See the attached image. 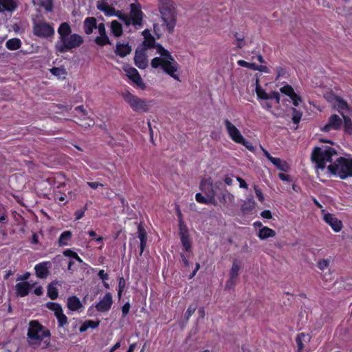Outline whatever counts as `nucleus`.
<instances>
[{"mask_svg":"<svg viewBox=\"0 0 352 352\" xmlns=\"http://www.w3.org/2000/svg\"><path fill=\"white\" fill-rule=\"evenodd\" d=\"M59 35L54 47L57 54L71 52L73 49L79 47L84 42L82 36L72 34V30L69 23H61L58 28Z\"/></svg>","mask_w":352,"mask_h":352,"instance_id":"obj_1","label":"nucleus"},{"mask_svg":"<svg viewBox=\"0 0 352 352\" xmlns=\"http://www.w3.org/2000/svg\"><path fill=\"white\" fill-rule=\"evenodd\" d=\"M51 332L37 320H30L27 333L28 342L33 349L38 348L43 343V349H47L51 345Z\"/></svg>","mask_w":352,"mask_h":352,"instance_id":"obj_2","label":"nucleus"},{"mask_svg":"<svg viewBox=\"0 0 352 352\" xmlns=\"http://www.w3.org/2000/svg\"><path fill=\"white\" fill-rule=\"evenodd\" d=\"M158 10L160 13L162 26L172 34L177 25V12L175 3L173 0H159Z\"/></svg>","mask_w":352,"mask_h":352,"instance_id":"obj_3","label":"nucleus"},{"mask_svg":"<svg viewBox=\"0 0 352 352\" xmlns=\"http://www.w3.org/2000/svg\"><path fill=\"white\" fill-rule=\"evenodd\" d=\"M328 170L331 175L338 176L342 179L351 177L352 159L340 157L328 166Z\"/></svg>","mask_w":352,"mask_h":352,"instance_id":"obj_4","label":"nucleus"},{"mask_svg":"<svg viewBox=\"0 0 352 352\" xmlns=\"http://www.w3.org/2000/svg\"><path fill=\"white\" fill-rule=\"evenodd\" d=\"M171 60L168 58H160L155 57L151 60V65L153 68L161 67L162 69L175 80H179V76L176 74L179 69V64L171 56Z\"/></svg>","mask_w":352,"mask_h":352,"instance_id":"obj_5","label":"nucleus"},{"mask_svg":"<svg viewBox=\"0 0 352 352\" xmlns=\"http://www.w3.org/2000/svg\"><path fill=\"white\" fill-rule=\"evenodd\" d=\"M223 124L229 138L234 142L243 145L250 151H254V147L252 143L244 138L240 131L231 122L230 120L225 119L223 120Z\"/></svg>","mask_w":352,"mask_h":352,"instance_id":"obj_6","label":"nucleus"},{"mask_svg":"<svg viewBox=\"0 0 352 352\" xmlns=\"http://www.w3.org/2000/svg\"><path fill=\"white\" fill-rule=\"evenodd\" d=\"M337 152L332 147H327L322 149L320 147H316L312 153V160L316 164V166L320 169H324L327 162H332V157L336 155Z\"/></svg>","mask_w":352,"mask_h":352,"instance_id":"obj_7","label":"nucleus"},{"mask_svg":"<svg viewBox=\"0 0 352 352\" xmlns=\"http://www.w3.org/2000/svg\"><path fill=\"white\" fill-rule=\"evenodd\" d=\"M124 100L130 106L135 112H148L151 105L144 100L132 94L129 91L122 93Z\"/></svg>","mask_w":352,"mask_h":352,"instance_id":"obj_8","label":"nucleus"},{"mask_svg":"<svg viewBox=\"0 0 352 352\" xmlns=\"http://www.w3.org/2000/svg\"><path fill=\"white\" fill-rule=\"evenodd\" d=\"M32 30L34 36L42 38H52L55 34L54 23L45 21H34Z\"/></svg>","mask_w":352,"mask_h":352,"instance_id":"obj_9","label":"nucleus"},{"mask_svg":"<svg viewBox=\"0 0 352 352\" xmlns=\"http://www.w3.org/2000/svg\"><path fill=\"white\" fill-rule=\"evenodd\" d=\"M217 182H212L210 177L204 178L200 182V190L206 195V197L212 199V201H217L216 196L218 195V189L217 188Z\"/></svg>","mask_w":352,"mask_h":352,"instance_id":"obj_10","label":"nucleus"},{"mask_svg":"<svg viewBox=\"0 0 352 352\" xmlns=\"http://www.w3.org/2000/svg\"><path fill=\"white\" fill-rule=\"evenodd\" d=\"M144 12L140 3H131L130 5L129 16L131 19V23L134 26H141L142 25Z\"/></svg>","mask_w":352,"mask_h":352,"instance_id":"obj_11","label":"nucleus"},{"mask_svg":"<svg viewBox=\"0 0 352 352\" xmlns=\"http://www.w3.org/2000/svg\"><path fill=\"white\" fill-rule=\"evenodd\" d=\"M217 188L218 190L219 201L223 204H231L234 201V196L231 194L226 188L224 184L221 182H217Z\"/></svg>","mask_w":352,"mask_h":352,"instance_id":"obj_12","label":"nucleus"},{"mask_svg":"<svg viewBox=\"0 0 352 352\" xmlns=\"http://www.w3.org/2000/svg\"><path fill=\"white\" fill-rule=\"evenodd\" d=\"M124 71L126 72V76L134 82L138 87L142 89H145V84L144 83L140 74L138 71L133 67L125 66L123 67Z\"/></svg>","mask_w":352,"mask_h":352,"instance_id":"obj_13","label":"nucleus"},{"mask_svg":"<svg viewBox=\"0 0 352 352\" xmlns=\"http://www.w3.org/2000/svg\"><path fill=\"white\" fill-rule=\"evenodd\" d=\"M99 36H96L94 39L95 43L100 47H104L107 45H111V41L107 34L105 25L103 23H100L97 25V28Z\"/></svg>","mask_w":352,"mask_h":352,"instance_id":"obj_14","label":"nucleus"},{"mask_svg":"<svg viewBox=\"0 0 352 352\" xmlns=\"http://www.w3.org/2000/svg\"><path fill=\"white\" fill-rule=\"evenodd\" d=\"M342 125V119L337 114L331 115L327 122V124L321 129L324 132H329L331 130H339Z\"/></svg>","mask_w":352,"mask_h":352,"instance_id":"obj_15","label":"nucleus"},{"mask_svg":"<svg viewBox=\"0 0 352 352\" xmlns=\"http://www.w3.org/2000/svg\"><path fill=\"white\" fill-rule=\"evenodd\" d=\"M113 305V298L110 292H107L103 298L96 305V309L98 312L109 311Z\"/></svg>","mask_w":352,"mask_h":352,"instance_id":"obj_16","label":"nucleus"},{"mask_svg":"<svg viewBox=\"0 0 352 352\" xmlns=\"http://www.w3.org/2000/svg\"><path fill=\"white\" fill-rule=\"evenodd\" d=\"M323 220L331 226L332 230L336 232H340L342 227L343 224L342 221L339 220L333 214L331 213H326L323 216Z\"/></svg>","mask_w":352,"mask_h":352,"instance_id":"obj_17","label":"nucleus"},{"mask_svg":"<svg viewBox=\"0 0 352 352\" xmlns=\"http://www.w3.org/2000/svg\"><path fill=\"white\" fill-rule=\"evenodd\" d=\"M50 262L44 261L36 264L34 266L36 276L39 278H46L50 274Z\"/></svg>","mask_w":352,"mask_h":352,"instance_id":"obj_18","label":"nucleus"},{"mask_svg":"<svg viewBox=\"0 0 352 352\" xmlns=\"http://www.w3.org/2000/svg\"><path fill=\"white\" fill-rule=\"evenodd\" d=\"M135 65L141 69H144L148 66V60L143 50H136L134 56Z\"/></svg>","mask_w":352,"mask_h":352,"instance_id":"obj_19","label":"nucleus"},{"mask_svg":"<svg viewBox=\"0 0 352 352\" xmlns=\"http://www.w3.org/2000/svg\"><path fill=\"white\" fill-rule=\"evenodd\" d=\"M132 51L131 46L127 43L118 42L116 43L115 54L119 57L124 58L129 55Z\"/></svg>","mask_w":352,"mask_h":352,"instance_id":"obj_20","label":"nucleus"},{"mask_svg":"<svg viewBox=\"0 0 352 352\" xmlns=\"http://www.w3.org/2000/svg\"><path fill=\"white\" fill-rule=\"evenodd\" d=\"M32 288V285L27 281L18 283L15 285L16 293L20 297L28 296Z\"/></svg>","mask_w":352,"mask_h":352,"instance_id":"obj_21","label":"nucleus"},{"mask_svg":"<svg viewBox=\"0 0 352 352\" xmlns=\"http://www.w3.org/2000/svg\"><path fill=\"white\" fill-rule=\"evenodd\" d=\"M18 7L17 0H0V13L14 12Z\"/></svg>","mask_w":352,"mask_h":352,"instance_id":"obj_22","label":"nucleus"},{"mask_svg":"<svg viewBox=\"0 0 352 352\" xmlns=\"http://www.w3.org/2000/svg\"><path fill=\"white\" fill-rule=\"evenodd\" d=\"M97 20L95 17L89 16L85 18L83 21V29L86 34L90 35L93 33L94 30L97 28Z\"/></svg>","mask_w":352,"mask_h":352,"instance_id":"obj_23","label":"nucleus"},{"mask_svg":"<svg viewBox=\"0 0 352 352\" xmlns=\"http://www.w3.org/2000/svg\"><path fill=\"white\" fill-rule=\"evenodd\" d=\"M144 36L143 45L146 49H153L157 45L154 36L151 34L148 29L144 30L142 32Z\"/></svg>","mask_w":352,"mask_h":352,"instance_id":"obj_24","label":"nucleus"},{"mask_svg":"<svg viewBox=\"0 0 352 352\" xmlns=\"http://www.w3.org/2000/svg\"><path fill=\"white\" fill-rule=\"evenodd\" d=\"M67 306L70 311H76L82 307V304L79 298L76 296H72L67 298Z\"/></svg>","mask_w":352,"mask_h":352,"instance_id":"obj_25","label":"nucleus"},{"mask_svg":"<svg viewBox=\"0 0 352 352\" xmlns=\"http://www.w3.org/2000/svg\"><path fill=\"white\" fill-rule=\"evenodd\" d=\"M138 238L140 239V254L142 255L145 249V247L146 245L147 234H146L145 229L141 224L138 225Z\"/></svg>","mask_w":352,"mask_h":352,"instance_id":"obj_26","label":"nucleus"},{"mask_svg":"<svg viewBox=\"0 0 352 352\" xmlns=\"http://www.w3.org/2000/svg\"><path fill=\"white\" fill-rule=\"evenodd\" d=\"M48 183L53 186L54 188H60L65 186V177L60 173L56 174L54 177L47 179Z\"/></svg>","mask_w":352,"mask_h":352,"instance_id":"obj_27","label":"nucleus"},{"mask_svg":"<svg viewBox=\"0 0 352 352\" xmlns=\"http://www.w3.org/2000/svg\"><path fill=\"white\" fill-rule=\"evenodd\" d=\"M256 206V202L252 197L246 199L241 205V210L243 214H250Z\"/></svg>","mask_w":352,"mask_h":352,"instance_id":"obj_28","label":"nucleus"},{"mask_svg":"<svg viewBox=\"0 0 352 352\" xmlns=\"http://www.w3.org/2000/svg\"><path fill=\"white\" fill-rule=\"evenodd\" d=\"M111 32L115 37H120L123 34L122 24L117 20H113L111 23Z\"/></svg>","mask_w":352,"mask_h":352,"instance_id":"obj_29","label":"nucleus"},{"mask_svg":"<svg viewBox=\"0 0 352 352\" xmlns=\"http://www.w3.org/2000/svg\"><path fill=\"white\" fill-rule=\"evenodd\" d=\"M72 232L69 230L63 232L58 240V244L60 247H63L69 245V241L72 239Z\"/></svg>","mask_w":352,"mask_h":352,"instance_id":"obj_30","label":"nucleus"},{"mask_svg":"<svg viewBox=\"0 0 352 352\" xmlns=\"http://www.w3.org/2000/svg\"><path fill=\"white\" fill-rule=\"evenodd\" d=\"M272 163L280 170L283 172H288L290 169L289 164L285 161L278 157H274Z\"/></svg>","mask_w":352,"mask_h":352,"instance_id":"obj_31","label":"nucleus"},{"mask_svg":"<svg viewBox=\"0 0 352 352\" xmlns=\"http://www.w3.org/2000/svg\"><path fill=\"white\" fill-rule=\"evenodd\" d=\"M97 8L102 11L106 16H111L115 14V8L113 6H109L106 2H101L97 4Z\"/></svg>","mask_w":352,"mask_h":352,"instance_id":"obj_32","label":"nucleus"},{"mask_svg":"<svg viewBox=\"0 0 352 352\" xmlns=\"http://www.w3.org/2000/svg\"><path fill=\"white\" fill-rule=\"evenodd\" d=\"M276 235V232L268 228V227H263L261 230L258 231V236L263 240L266 239L270 237H274Z\"/></svg>","mask_w":352,"mask_h":352,"instance_id":"obj_33","label":"nucleus"},{"mask_svg":"<svg viewBox=\"0 0 352 352\" xmlns=\"http://www.w3.org/2000/svg\"><path fill=\"white\" fill-rule=\"evenodd\" d=\"M336 107L338 112L342 115L344 113L342 111H348L350 109L349 104L340 97H336Z\"/></svg>","mask_w":352,"mask_h":352,"instance_id":"obj_34","label":"nucleus"},{"mask_svg":"<svg viewBox=\"0 0 352 352\" xmlns=\"http://www.w3.org/2000/svg\"><path fill=\"white\" fill-rule=\"evenodd\" d=\"M6 46L10 50H16L21 47V41L18 38H10L6 41Z\"/></svg>","mask_w":352,"mask_h":352,"instance_id":"obj_35","label":"nucleus"},{"mask_svg":"<svg viewBox=\"0 0 352 352\" xmlns=\"http://www.w3.org/2000/svg\"><path fill=\"white\" fill-rule=\"evenodd\" d=\"M100 321H94L91 320H86L80 327V331L81 333L86 331L88 329H96L100 324Z\"/></svg>","mask_w":352,"mask_h":352,"instance_id":"obj_36","label":"nucleus"},{"mask_svg":"<svg viewBox=\"0 0 352 352\" xmlns=\"http://www.w3.org/2000/svg\"><path fill=\"white\" fill-rule=\"evenodd\" d=\"M154 48L156 49L157 53L160 55V58H168L171 60V54L168 50L165 49L161 44L157 43Z\"/></svg>","mask_w":352,"mask_h":352,"instance_id":"obj_37","label":"nucleus"},{"mask_svg":"<svg viewBox=\"0 0 352 352\" xmlns=\"http://www.w3.org/2000/svg\"><path fill=\"white\" fill-rule=\"evenodd\" d=\"M256 94L258 99L261 100H270V94H267L258 84V80H256Z\"/></svg>","mask_w":352,"mask_h":352,"instance_id":"obj_38","label":"nucleus"},{"mask_svg":"<svg viewBox=\"0 0 352 352\" xmlns=\"http://www.w3.org/2000/svg\"><path fill=\"white\" fill-rule=\"evenodd\" d=\"M195 199L196 201L199 203V204H212V205H214V206H216L217 204V201H212L211 199H210L209 197H204L202 195L201 193L200 192H198L195 195Z\"/></svg>","mask_w":352,"mask_h":352,"instance_id":"obj_39","label":"nucleus"},{"mask_svg":"<svg viewBox=\"0 0 352 352\" xmlns=\"http://www.w3.org/2000/svg\"><path fill=\"white\" fill-rule=\"evenodd\" d=\"M342 116L344 119V122H343L344 131L346 133L351 135L352 134V120L349 116H345L344 113H342Z\"/></svg>","mask_w":352,"mask_h":352,"instance_id":"obj_40","label":"nucleus"},{"mask_svg":"<svg viewBox=\"0 0 352 352\" xmlns=\"http://www.w3.org/2000/svg\"><path fill=\"white\" fill-rule=\"evenodd\" d=\"M47 296L51 300H56L58 297V289L51 283L47 286Z\"/></svg>","mask_w":352,"mask_h":352,"instance_id":"obj_41","label":"nucleus"},{"mask_svg":"<svg viewBox=\"0 0 352 352\" xmlns=\"http://www.w3.org/2000/svg\"><path fill=\"white\" fill-rule=\"evenodd\" d=\"M180 241L185 251L190 252L192 250V243L190 239V236H181Z\"/></svg>","mask_w":352,"mask_h":352,"instance_id":"obj_42","label":"nucleus"},{"mask_svg":"<svg viewBox=\"0 0 352 352\" xmlns=\"http://www.w3.org/2000/svg\"><path fill=\"white\" fill-rule=\"evenodd\" d=\"M306 337H308V341H309L310 337H309V334H305V333H300L297 335L296 338V342L297 344L298 352H302V350L304 349V344H303V342L301 341V338H306Z\"/></svg>","mask_w":352,"mask_h":352,"instance_id":"obj_43","label":"nucleus"},{"mask_svg":"<svg viewBox=\"0 0 352 352\" xmlns=\"http://www.w3.org/2000/svg\"><path fill=\"white\" fill-rule=\"evenodd\" d=\"M47 307L54 312V316L63 311L62 307L60 304L54 302H49L46 304Z\"/></svg>","mask_w":352,"mask_h":352,"instance_id":"obj_44","label":"nucleus"},{"mask_svg":"<svg viewBox=\"0 0 352 352\" xmlns=\"http://www.w3.org/2000/svg\"><path fill=\"white\" fill-rule=\"evenodd\" d=\"M291 109L292 111V122L295 124H298L302 118V112L300 111V110H298L295 107H292Z\"/></svg>","mask_w":352,"mask_h":352,"instance_id":"obj_45","label":"nucleus"},{"mask_svg":"<svg viewBox=\"0 0 352 352\" xmlns=\"http://www.w3.org/2000/svg\"><path fill=\"white\" fill-rule=\"evenodd\" d=\"M178 228L179 237H181V236H189L188 228L184 220L179 221Z\"/></svg>","mask_w":352,"mask_h":352,"instance_id":"obj_46","label":"nucleus"},{"mask_svg":"<svg viewBox=\"0 0 352 352\" xmlns=\"http://www.w3.org/2000/svg\"><path fill=\"white\" fill-rule=\"evenodd\" d=\"M241 265L236 262V261H234L232 263L230 272V276L232 278H237L239 276V272L240 270Z\"/></svg>","mask_w":352,"mask_h":352,"instance_id":"obj_47","label":"nucleus"},{"mask_svg":"<svg viewBox=\"0 0 352 352\" xmlns=\"http://www.w3.org/2000/svg\"><path fill=\"white\" fill-rule=\"evenodd\" d=\"M57 321L58 327H64L68 323L67 317L63 314V311L55 316Z\"/></svg>","mask_w":352,"mask_h":352,"instance_id":"obj_48","label":"nucleus"},{"mask_svg":"<svg viewBox=\"0 0 352 352\" xmlns=\"http://www.w3.org/2000/svg\"><path fill=\"white\" fill-rule=\"evenodd\" d=\"M63 255L76 259L79 263L82 262V258L78 256V254L70 249H67L65 251H63Z\"/></svg>","mask_w":352,"mask_h":352,"instance_id":"obj_49","label":"nucleus"},{"mask_svg":"<svg viewBox=\"0 0 352 352\" xmlns=\"http://www.w3.org/2000/svg\"><path fill=\"white\" fill-rule=\"evenodd\" d=\"M40 6L43 7L47 12H52L54 8L53 0H41Z\"/></svg>","mask_w":352,"mask_h":352,"instance_id":"obj_50","label":"nucleus"},{"mask_svg":"<svg viewBox=\"0 0 352 352\" xmlns=\"http://www.w3.org/2000/svg\"><path fill=\"white\" fill-rule=\"evenodd\" d=\"M330 258H322L317 262V267L322 271L328 269L330 264Z\"/></svg>","mask_w":352,"mask_h":352,"instance_id":"obj_51","label":"nucleus"},{"mask_svg":"<svg viewBox=\"0 0 352 352\" xmlns=\"http://www.w3.org/2000/svg\"><path fill=\"white\" fill-rule=\"evenodd\" d=\"M50 72L53 75L58 77L64 76L67 74L65 69L62 67H54L50 69Z\"/></svg>","mask_w":352,"mask_h":352,"instance_id":"obj_52","label":"nucleus"},{"mask_svg":"<svg viewBox=\"0 0 352 352\" xmlns=\"http://www.w3.org/2000/svg\"><path fill=\"white\" fill-rule=\"evenodd\" d=\"M237 64L239 66L246 67V68H248V69H250L252 70H255L256 63H248L243 60H239L237 61Z\"/></svg>","mask_w":352,"mask_h":352,"instance_id":"obj_53","label":"nucleus"},{"mask_svg":"<svg viewBox=\"0 0 352 352\" xmlns=\"http://www.w3.org/2000/svg\"><path fill=\"white\" fill-rule=\"evenodd\" d=\"M126 286V282L124 278L122 276L120 277L118 279V295L119 297L121 296L123 291L124 290Z\"/></svg>","mask_w":352,"mask_h":352,"instance_id":"obj_54","label":"nucleus"},{"mask_svg":"<svg viewBox=\"0 0 352 352\" xmlns=\"http://www.w3.org/2000/svg\"><path fill=\"white\" fill-rule=\"evenodd\" d=\"M281 93L285 94L287 96H290L294 92L293 87L291 85H286L280 89Z\"/></svg>","mask_w":352,"mask_h":352,"instance_id":"obj_55","label":"nucleus"},{"mask_svg":"<svg viewBox=\"0 0 352 352\" xmlns=\"http://www.w3.org/2000/svg\"><path fill=\"white\" fill-rule=\"evenodd\" d=\"M290 99L292 100L293 104L295 107H298L300 104V102H302V98L300 96L297 94L295 91L290 96H289Z\"/></svg>","mask_w":352,"mask_h":352,"instance_id":"obj_56","label":"nucleus"},{"mask_svg":"<svg viewBox=\"0 0 352 352\" xmlns=\"http://www.w3.org/2000/svg\"><path fill=\"white\" fill-rule=\"evenodd\" d=\"M196 308L197 307L195 305H192L188 307V309L184 314V316L186 320H188L191 317V316L195 313Z\"/></svg>","mask_w":352,"mask_h":352,"instance_id":"obj_57","label":"nucleus"},{"mask_svg":"<svg viewBox=\"0 0 352 352\" xmlns=\"http://www.w3.org/2000/svg\"><path fill=\"white\" fill-rule=\"evenodd\" d=\"M236 278H232L230 276L228 280L226 282L225 289L230 290L233 289L236 285Z\"/></svg>","mask_w":352,"mask_h":352,"instance_id":"obj_58","label":"nucleus"},{"mask_svg":"<svg viewBox=\"0 0 352 352\" xmlns=\"http://www.w3.org/2000/svg\"><path fill=\"white\" fill-rule=\"evenodd\" d=\"M254 191L258 201L261 203L263 202L265 198L261 190L258 186H254Z\"/></svg>","mask_w":352,"mask_h":352,"instance_id":"obj_59","label":"nucleus"},{"mask_svg":"<svg viewBox=\"0 0 352 352\" xmlns=\"http://www.w3.org/2000/svg\"><path fill=\"white\" fill-rule=\"evenodd\" d=\"M131 305L129 302H126L124 304V305L122 307V317L126 316L130 311Z\"/></svg>","mask_w":352,"mask_h":352,"instance_id":"obj_60","label":"nucleus"},{"mask_svg":"<svg viewBox=\"0 0 352 352\" xmlns=\"http://www.w3.org/2000/svg\"><path fill=\"white\" fill-rule=\"evenodd\" d=\"M270 94V99H274L276 101V104L280 103V94L278 92L272 91L271 94Z\"/></svg>","mask_w":352,"mask_h":352,"instance_id":"obj_61","label":"nucleus"},{"mask_svg":"<svg viewBox=\"0 0 352 352\" xmlns=\"http://www.w3.org/2000/svg\"><path fill=\"white\" fill-rule=\"evenodd\" d=\"M277 73L276 78H279L280 77L284 76L286 74V70L283 67H278L276 69Z\"/></svg>","mask_w":352,"mask_h":352,"instance_id":"obj_62","label":"nucleus"},{"mask_svg":"<svg viewBox=\"0 0 352 352\" xmlns=\"http://www.w3.org/2000/svg\"><path fill=\"white\" fill-rule=\"evenodd\" d=\"M261 216L267 219H271L272 218V212L269 210H265L261 212Z\"/></svg>","mask_w":352,"mask_h":352,"instance_id":"obj_63","label":"nucleus"},{"mask_svg":"<svg viewBox=\"0 0 352 352\" xmlns=\"http://www.w3.org/2000/svg\"><path fill=\"white\" fill-rule=\"evenodd\" d=\"M98 277L102 280H106L109 278V275L104 272V270H100L98 273Z\"/></svg>","mask_w":352,"mask_h":352,"instance_id":"obj_64","label":"nucleus"}]
</instances>
